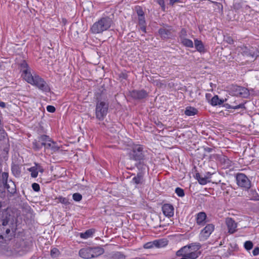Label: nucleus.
<instances>
[{"mask_svg":"<svg viewBox=\"0 0 259 259\" xmlns=\"http://www.w3.org/2000/svg\"><path fill=\"white\" fill-rule=\"evenodd\" d=\"M32 188L33 190L35 192H38L40 190V187L39 185L37 183H33L32 185Z\"/></svg>","mask_w":259,"mask_h":259,"instance_id":"79ce46f5","label":"nucleus"},{"mask_svg":"<svg viewBox=\"0 0 259 259\" xmlns=\"http://www.w3.org/2000/svg\"><path fill=\"white\" fill-rule=\"evenodd\" d=\"M201 247V245L199 243H196L195 244H192V247L191 249L188 250L187 254H185L184 257H182L180 259H196L201 254L199 249Z\"/></svg>","mask_w":259,"mask_h":259,"instance_id":"0eeeda50","label":"nucleus"},{"mask_svg":"<svg viewBox=\"0 0 259 259\" xmlns=\"http://www.w3.org/2000/svg\"><path fill=\"white\" fill-rule=\"evenodd\" d=\"M226 100V99L225 100L221 99L218 96L215 95L212 98L210 103L212 106L221 105Z\"/></svg>","mask_w":259,"mask_h":259,"instance_id":"b1692460","label":"nucleus"},{"mask_svg":"<svg viewBox=\"0 0 259 259\" xmlns=\"http://www.w3.org/2000/svg\"><path fill=\"white\" fill-rule=\"evenodd\" d=\"M60 255L59 250L56 248H53L51 250V255L53 258L58 257Z\"/></svg>","mask_w":259,"mask_h":259,"instance_id":"72a5a7b5","label":"nucleus"},{"mask_svg":"<svg viewBox=\"0 0 259 259\" xmlns=\"http://www.w3.org/2000/svg\"><path fill=\"white\" fill-rule=\"evenodd\" d=\"M35 166L37 167L38 172L39 171L40 172H43L44 169L40 165H39L38 164H36V165Z\"/></svg>","mask_w":259,"mask_h":259,"instance_id":"09e8293b","label":"nucleus"},{"mask_svg":"<svg viewBox=\"0 0 259 259\" xmlns=\"http://www.w3.org/2000/svg\"><path fill=\"white\" fill-rule=\"evenodd\" d=\"M179 2H180V0H170L169 4L171 6H173L176 3H179Z\"/></svg>","mask_w":259,"mask_h":259,"instance_id":"603ef678","label":"nucleus"},{"mask_svg":"<svg viewBox=\"0 0 259 259\" xmlns=\"http://www.w3.org/2000/svg\"><path fill=\"white\" fill-rule=\"evenodd\" d=\"M51 139L47 135H41L39 138V142H40L42 146H44V147H46V144L48 143Z\"/></svg>","mask_w":259,"mask_h":259,"instance_id":"cd10ccee","label":"nucleus"},{"mask_svg":"<svg viewBox=\"0 0 259 259\" xmlns=\"http://www.w3.org/2000/svg\"><path fill=\"white\" fill-rule=\"evenodd\" d=\"M14 169H15V168H14V167H13V168H12V171H13V172H14Z\"/></svg>","mask_w":259,"mask_h":259,"instance_id":"13d9d810","label":"nucleus"},{"mask_svg":"<svg viewBox=\"0 0 259 259\" xmlns=\"http://www.w3.org/2000/svg\"><path fill=\"white\" fill-rule=\"evenodd\" d=\"M237 185L245 190L249 189L251 187V182L244 174H238L236 176Z\"/></svg>","mask_w":259,"mask_h":259,"instance_id":"6e6552de","label":"nucleus"},{"mask_svg":"<svg viewBox=\"0 0 259 259\" xmlns=\"http://www.w3.org/2000/svg\"><path fill=\"white\" fill-rule=\"evenodd\" d=\"M91 255L92 258L98 257L102 255L104 252V250L103 248L97 246L95 247H90Z\"/></svg>","mask_w":259,"mask_h":259,"instance_id":"a211bd4d","label":"nucleus"},{"mask_svg":"<svg viewBox=\"0 0 259 259\" xmlns=\"http://www.w3.org/2000/svg\"><path fill=\"white\" fill-rule=\"evenodd\" d=\"M191 247L192 244L185 246L182 247L180 250L177 251L176 253L177 255L178 256H182V257H184L185 256V254L188 253V250L191 249Z\"/></svg>","mask_w":259,"mask_h":259,"instance_id":"4be33fe9","label":"nucleus"},{"mask_svg":"<svg viewBox=\"0 0 259 259\" xmlns=\"http://www.w3.org/2000/svg\"><path fill=\"white\" fill-rule=\"evenodd\" d=\"M231 92L234 96L243 98H246L249 95V91L246 88L237 85H233L232 87Z\"/></svg>","mask_w":259,"mask_h":259,"instance_id":"1a4fd4ad","label":"nucleus"},{"mask_svg":"<svg viewBox=\"0 0 259 259\" xmlns=\"http://www.w3.org/2000/svg\"><path fill=\"white\" fill-rule=\"evenodd\" d=\"M226 41L229 44H232L233 43V39L230 36L226 38Z\"/></svg>","mask_w":259,"mask_h":259,"instance_id":"de8ad7c7","label":"nucleus"},{"mask_svg":"<svg viewBox=\"0 0 259 259\" xmlns=\"http://www.w3.org/2000/svg\"><path fill=\"white\" fill-rule=\"evenodd\" d=\"M195 221L197 225L204 226L207 222V215L205 212L201 211L196 214Z\"/></svg>","mask_w":259,"mask_h":259,"instance_id":"ddd939ff","label":"nucleus"},{"mask_svg":"<svg viewBox=\"0 0 259 259\" xmlns=\"http://www.w3.org/2000/svg\"><path fill=\"white\" fill-rule=\"evenodd\" d=\"M249 196L250 198V199L258 200H259V195L257 193L255 190H250L249 192Z\"/></svg>","mask_w":259,"mask_h":259,"instance_id":"7c9ffc66","label":"nucleus"},{"mask_svg":"<svg viewBox=\"0 0 259 259\" xmlns=\"http://www.w3.org/2000/svg\"><path fill=\"white\" fill-rule=\"evenodd\" d=\"M72 198L74 201L79 202L82 199V197L80 193H75L73 194Z\"/></svg>","mask_w":259,"mask_h":259,"instance_id":"f704fd0d","label":"nucleus"},{"mask_svg":"<svg viewBox=\"0 0 259 259\" xmlns=\"http://www.w3.org/2000/svg\"><path fill=\"white\" fill-rule=\"evenodd\" d=\"M238 50L243 56L250 57L252 58H256L257 56H259V51L252 47H247L243 46L239 47Z\"/></svg>","mask_w":259,"mask_h":259,"instance_id":"39448f33","label":"nucleus"},{"mask_svg":"<svg viewBox=\"0 0 259 259\" xmlns=\"http://www.w3.org/2000/svg\"><path fill=\"white\" fill-rule=\"evenodd\" d=\"M194 45L196 49L199 52H202L204 51V47L202 42L201 40L197 39L194 40Z\"/></svg>","mask_w":259,"mask_h":259,"instance_id":"a878e982","label":"nucleus"},{"mask_svg":"<svg viewBox=\"0 0 259 259\" xmlns=\"http://www.w3.org/2000/svg\"><path fill=\"white\" fill-rule=\"evenodd\" d=\"M6 136V133L5 131L0 127V140H3Z\"/></svg>","mask_w":259,"mask_h":259,"instance_id":"37998d69","label":"nucleus"},{"mask_svg":"<svg viewBox=\"0 0 259 259\" xmlns=\"http://www.w3.org/2000/svg\"><path fill=\"white\" fill-rule=\"evenodd\" d=\"M129 157L131 159L135 161H139L137 166L138 169H145L146 165L142 163L141 161H144L148 158V151L145 150L143 146L141 145H134L131 152L129 153Z\"/></svg>","mask_w":259,"mask_h":259,"instance_id":"f03ea898","label":"nucleus"},{"mask_svg":"<svg viewBox=\"0 0 259 259\" xmlns=\"http://www.w3.org/2000/svg\"><path fill=\"white\" fill-rule=\"evenodd\" d=\"M55 202L57 203H60V196L56 197L55 199Z\"/></svg>","mask_w":259,"mask_h":259,"instance_id":"6e6d98bb","label":"nucleus"},{"mask_svg":"<svg viewBox=\"0 0 259 259\" xmlns=\"http://www.w3.org/2000/svg\"><path fill=\"white\" fill-rule=\"evenodd\" d=\"M186 32L184 29H182L181 32V36H185L186 35Z\"/></svg>","mask_w":259,"mask_h":259,"instance_id":"5fc2aeb1","label":"nucleus"},{"mask_svg":"<svg viewBox=\"0 0 259 259\" xmlns=\"http://www.w3.org/2000/svg\"><path fill=\"white\" fill-rule=\"evenodd\" d=\"M138 23L139 25H143L146 24L144 16L141 17H138Z\"/></svg>","mask_w":259,"mask_h":259,"instance_id":"ea45409f","label":"nucleus"},{"mask_svg":"<svg viewBox=\"0 0 259 259\" xmlns=\"http://www.w3.org/2000/svg\"><path fill=\"white\" fill-rule=\"evenodd\" d=\"M28 170L31 172V176L32 178H36L38 175V171L37 167L32 166L28 169Z\"/></svg>","mask_w":259,"mask_h":259,"instance_id":"473e14b6","label":"nucleus"},{"mask_svg":"<svg viewBox=\"0 0 259 259\" xmlns=\"http://www.w3.org/2000/svg\"><path fill=\"white\" fill-rule=\"evenodd\" d=\"M7 189V191L11 194H13L16 192V186L14 183L11 180L9 181V182L3 185Z\"/></svg>","mask_w":259,"mask_h":259,"instance_id":"412c9836","label":"nucleus"},{"mask_svg":"<svg viewBox=\"0 0 259 259\" xmlns=\"http://www.w3.org/2000/svg\"><path fill=\"white\" fill-rule=\"evenodd\" d=\"M157 3L161 6L163 11L165 10V7L164 0H157Z\"/></svg>","mask_w":259,"mask_h":259,"instance_id":"a19ab883","label":"nucleus"},{"mask_svg":"<svg viewBox=\"0 0 259 259\" xmlns=\"http://www.w3.org/2000/svg\"><path fill=\"white\" fill-rule=\"evenodd\" d=\"M20 174V172L19 171H17V175H19Z\"/></svg>","mask_w":259,"mask_h":259,"instance_id":"bf43d9fd","label":"nucleus"},{"mask_svg":"<svg viewBox=\"0 0 259 259\" xmlns=\"http://www.w3.org/2000/svg\"><path fill=\"white\" fill-rule=\"evenodd\" d=\"M174 31L172 27L168 25L163 26L158 30L159 35L163 38H169Z\"/></svg>","mask_w":259,"mask_h":259,"instance_id":"f8f14e48","label":"nucleus"},{"mask_svg":"<svg viewBox=\"0 0 259 259\" xmlns=\"http://www.w3.org/2000/svg\"><path fill=\"white\" fill-rule=\"evenodd\" d=\"M215 5H216L219 9H223V6L222 4H221L220 3H218V2H212Z\"/></svg>","mask_w":259,"mask_h":259,"instance_id":"8fccbe9b","label":"nucleus"},{"mask_svg":"<svg viewBox=\"0 0 259 259\" xmlns=\"http://www.w3.org/2000/svg\"><path fill=\"white\" fill-rule=\"evenodd\" d=\"M132 181L136 184H142L143 181V177L141 172L138 173L137 176L133 178Z\"/></svg>","mask_w":259,"mask_h":259,"instance_id":"c85d7f7f","label":"nucleus"},{"mask_svg":"<svg viewBox=\"0 0 259 259\" xmlns=\"http://www.w3.org/2000/svg\"><path fill=\"white\" fill-rule=\"evenodd\" d=\"M162 210L164 215L166 217L170 218L174 214V207L170 204L166 203L163 204L162 207Z\"/></svg>","mask_w":259,"mask_h":259,"instance_id":"4468645a","label":"nucleus"},{"mask_svg":"<svg viewBox=\"0 0 259 259\" xmlns=\"http://www.w3.org/2000/svg\"><path fill=\"white\" fill-rule=\"evenodd\" d=\"M8 176V173L6 172L2 173V177L0 176V186L9 182Z\"/></svg>","mask_w":259,"mask_h":259,"instance_id":"c756f323","label":"nucleus"},{"mask_svg":"<svg viewBox=\"0 0 259 259\" xmlns=\"http://www.w3.org/2000/svg\"><path fill=\"white\" fill-rule=\"evenodd\" d=\"M0 107H1L2 108H5L6 107L5 103L3 102H0Z\"/></svg>","mask_w":259,"mask_h":259,"instance_id":"864d4df0","label":"nucleus"},{"mask_svg":"<svg viewBox=\"0 0 259 259\" xmlns=\"http://www.w3.org/2000/svg\"><path fill=\"white\" fill-rule=\"evenodd\" d=\"M148 95L147 93L144 90H134L131 92V96L136 99H142Z\"/></svg>","mask_w":259,"mask_h":259,"instance_id":"2eb2a0df","label":"nucleus"},{"mask_svg":"<svg viewBox=\"0 0 259 259\" xmlns=\"http://www.w3.org/2000/svg\"><path fill=\"white\" fill-rule=\"evenodd\" d=\"M79 255L85 259L92 258L90 247L82 248L79 251Z\"/></svg>","mask_w":259,"mask_h":259,"instance_id":"6ab92c4d","label":"nucleus"},{"mask_svg":"<svg viewBox=\"0 0 259 259\" xmlns=\"http://www.w3.org/2000/svg\"><path fill=\"white\" fill-rule=\"evenodd\" d=\"M197 113L198 110L196 108L191 106L187 107L185 111V114L189 116L195 115L197 114Z\"/></svg>","mask_w":259,"mask_h":259,"instance_id":"393cba45","label":"nucleus"},{"mask_svg":"<svg viewBox=\"0 0 259 259\" xmlns=\"http://www.w3.org/2000/svg\"><path fill=\"white\" fill-rule=\"evenodd\" d=\"M226 224L227 226L229 232L231 234L236 231L237 224L232 218H228L226 219Z\"/></svg>","mask_w":259,"mask_h":259,"instance_id":"dca6fc26","label":"nucleus"},{"mask_svg":"<svg viewBox=\"0 0 259 259\" xmlns=\"http://www.w3.org/2000/svg\"><path fill=\"white\" fill-rule=\"evenodd\" d=\"M112 23L113 21L110 17H102L93 24L91 29L93 33H100L110 28Z\"/></svg>","mask_w":259,"mask_h":259,"instance_id":"7ed1b4c3","label":"nucleus"},{"mask_svg":"<svg viewBox=\"0 0 259 259\" xmlns=\"http://www.w3.org/2000/svg\"><path fill=\"white\" fill-rule=\"evenodd\" d=\"M10 232V229H7L6 230V234H8Z\"/></svg>","mask_w":259,"mask_h":259,"instance_id":"4d7b16f0","label":"nucleus"},{"mask_svg":"<svg viewBox=\"0 0 259 259\" xmlns=\"http://www.w3.org/2000/svg\"><path fill=\"white\" fill-rule=\"evenodd\" d=\"M55 108L54 106L52 105H48L47 107V110L50 113H54L55 111Z\"/></svg>","mask_w":259,"mask_h":259,"instance_id":"c03bdc74","label":"nucleus"},{"mask_svg":"<svg viewBox=\"0 0 259 259\" xmlns=\"http://www.w3.org/2000/svg\"><path fill=\"white\" fill-rule=\"evenodd\" d=\"M175 192L178 196L181 197H182L185 195V193L183 189L179 187H178L176 189Z\"/></svg>","mask_w":259,"mask_h":259,"instance_id":"c9c22d12","label":"nucleus"},{"mask_svg":"<svg viewBox=\"0 0 259 259\" xmlns=\"http://www.w3.org/2000/svg\"><path fill=\"white\" fill-rule=\"evenodd\" d=\"M210 176L211 175L209 173H208L207 175L205 176H202L199 173H196L195 178L197 180L200 184L204 185L209 182V179L210 178Z\"/></svg>","mask_w":259,"mask_h":259,"instance_id":"f3484780","label":"nucleus"},{"mask_svg":"<svg viewBox=\"0 0 259 259\" xmlns=\"http://www.w3.org/2000/svg\"><path fill=\"white\" fill-rule=\"evenodd\" d=\"M95 233V231L93 229H89L87 230L84 233H81L79 234V236L81 238L83 239H87L89 238L92 237L94 233Z\"/></svg>","mask_w":259,"mask_h":259,"instance_id":"5701e85b","label":"nucleus"},{"mask_svg":"<svg viewBox=\"0 0 259 259\" xmlns=\"http://www.w3.org/2000/svg\"><path fill=\"white\" fill-rule=\"evenodd\" d=\"M22 77L28 83L35 86L44 92H49L50 88L45 80L34 72H31V68L25 61L21 63Z\"/></svg>","mask_w":259,"mask_h":259,"instance_id":"f257e3e1","label":"nucleus"},{"mask_svg":"<svg viewBox=\"0 0 259 259\" xmlns=\"http://www.w3.org/2000/svg\"><path fill=\"white\" fill-rule=\"evenodd\" d=\"M244 248L247 250H249L251 249H252V248L253 247V244H252V242L250 241H246L244 244Z\"/></svg>","mask_w":259,"mask_h":259,"instance_id":"4c0bfd02","label":"nucleus"},{"mask_svg":"<svg viewBox=\"0 0 259 259\" xmlns=\"http://www.w3.org/2000/svg\"><path fill=\"white\" fill-rule=\"evenodd\" d=\"M14 222V215L9 214L7 211L4 212L2 220L3 226L10 225L11 229L13 230L15 227Z\"/></svg>","mask_w":259,"mask_h":259,"instance_id":"9b49d317","label":"nucleus"},{"mask_svg":"<svg viewBox=\"0 0 259 259\" xmlns=\"http://www.w3.org/2000/svg\"><path fill=\"white\" fill-rule=\"evenodd\" d=\"M140 27V29L142 30V31L145 33L146 32V24H143V25H139Z\"/></svg>","mask_w":259,"mask_h":259,"instance_id":"a18cd8bd","label":"nucleus"},{"mask_svg":"<svg viewBox=\"0 0 259 259\" xmlns=\"http://www.w3.org/2000/svg\"><path fill=\"white\" fill-rule=\"evenodd\" d=\"M136 11L138 17L144 16V12L141 7L138 6L136 7Z\"/></svg>","mask_w":259,"mask_h":259,"instance_id":"58836bf2","label":"nucleus"},{"mask_svg":"<svg viewBox=\"0 0 259 259\" xmlns=\"http://www.w3.org/2000/svg\"><path fill=\"white\" fill-rule=\"evenodd\" d=\"M167 245V241L163 240H155L153 241L148 242L145 243L143 247L145 249H151L154 248H161Z\"/></svg>","mask_w":259,"mask_h":259,"instance_id":"9d476101","label":"nucleus"},{"mask_svg":"<svg viewBox=\"0 0 259 259\" xmlns=\"http://www.w3.org/2000/svg\"><path fill=\"white\" fill-rule=\"evenodd\" d=\"M259 253V248L255 247L252 251V254L253 255L255 256L258 255Z\"/></svg>","mask_w":259,"mask_h":259,"instance_id":"49530a36","label":"nucleus"},{"mask_svg":"<svg viewBox=\"0 0 259 259\" xmlns=\"http://www.w3.org/2000/svg\"><path fill=\"white\" fill-rule=\"evenodd\" d=\"M60 203L65 205H68L70 203L69 199L68 198L63 197L62 196H60Z\"/></svg>","mask_w":259,"mask_h":259,"instance_id":"e433bc0d","label":"nucleus"},{"mask_svg":"<svg viewBox=\"0 0 259 259\" xmlns=\"http://www.w3.org/2000/svg\"><path fill=\"white\" fill-rule=\"evenodd\" d=\"M225 106L228 109H238L239 108H245L244 103H241L238 105H236V101L234 102L233 105L226 104Z\"/></svg>","mask_w":259,"mask_h":259,"instance_id":"bb28decb","label":"nucleus"},{"mask_svg":"<svg viewBox=\"0 0 259 259\" xmlns=\"http://www.w3.org/2000/svg\"><path fill=\"white\" fill-rule=\"evenodd\" d=\"M204 150L205 152H206L207 153H210L212 151L213 149L209 148V147H205L204 148Z\"/></svg>","mask_w":259,"mask_h":259,"instance_id":"3c124183","label":"nucleus"},{"mask_svg":"<svg viewBox=\"0 0 259 259\" xmlns=\"http://www.w3.org/2000/svg\"><path fill=\"white\" fill-rule=\"evenodd\" d=\"M214 226L212 224H207L200 231L199 240L200 241L206 240L214 231Z\"/></svg>","mask_w":259,"mask_h":259,"instance_id":"423d86ee","label":"nucleus"},{"mask_svg":"<svg viewBox=\"0 0 259 259\" xmlns=\"http://www.w3.org/2000/svg\"><path fill=\"white\" fill-rule=\"evenodd\" d=\"M45 148L50 150L52 152H55L59 150L60 147L56 142L51 139L48 143L46 144V147Z\"/></svg>","mask_w":259,"mask_h":259,"instance_id":"aec40b11","label":"nucleus"},{"mask_svg":"<svg viewBox=\"0 0 259 259\" xmlns=\"http://www.w3.org/2000/svg\"><path fill=\"white\" fill-rule=\"evenodd\" d=\"M182 43L185 46L189 48H193V41L187 38H182L181 40Z\"/></svg>","mask_w":259,"mask_h":259,"instance_id":"2f4dec72","label":"nucleus"},{"mask_svg":"<svg viewBox=\"0 0 259 259\" xmlns=\"http://www.w3.org/2000/svg\"><path fill=\"white\" fill-rule=\"evenodd\" d=\"M109 104L106 101L99 100L96 107V117L100 120H103L106 116L108 111Z\"/></svg>","mask_w":259,"mask_h":259,"instance_id":"20e7f679","label":"nucleus"}]
</instances>
